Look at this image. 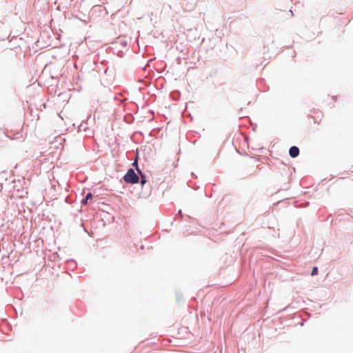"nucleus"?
<instances>
[{
  "label": "nucleus",
  "mask_w": 353,
  "mask_h": 353,
  "mask_svg": "<svg viewBox=\"0 0 353 353\" xmlns=\"http://www.w3.org/2000/svg\"><path fill=\"white\" fill-rule=\"evenodd\" d=\"M289 154L292 158L298 157L299 154V149L296 146H292L289 150Z\"/></svg>",
  "instance_id": "2"
},
{
  "label": "nucleus",
  "mask_w": 353,
  "mask_h": 353,
  "mask_svg": "<svg viewBox=\"0 0 353 353\" xmlns=\"http://www.w3.org/2000/svg\"><path fill=\"white\" fill-rule=\"evenodd\" d=\"M317 274H318V268L317 267H314L312 270L311 275L312 276H314V275H316Z\"/></svg>",
  "instance_id": "3"
},
{
  "label": "nucleus",
  "mask_w": 353,
  "mask_h": 353,
  "mask_svg": "<svg viewBox=\"0 0 353 353\" xmlns=\"http://www.w3.org/2000/svg\"><path fill=\"white\" fill-rule=\"evenodd\" d=\"M146 182V179L144 175L141 174V184L143 185Z\"/></svg>",
  "instance_id": "5"
},
{
  "label": "nucleus",
  "mask_w": 353,
  "mask_h": 353,
  "mask_svg": "<svg viewBox=\"0 0 353 353\" xmlns=\"http://www.w3.org/2000/svg\"><path fill=\"white\" fill-rule=\"evenodd\" d=\"M124 181L129 183H137L139 182V176L135 173L133 169L130 168L128 170L127 173L123 177Z\"/></svg>",
  "instance_id": "1"
},
{
  "label": "nucleus",
  "mask_w": 353,
  "mask_h": 353,
  "mask_svg": "<svg viewBox=\"0 0 353 353\" xmlns=\"http://www.w3.org/2000/svg\"><path fill=\"white\" fill-rule=\"evenodd\" d=\"M92 197V195L91 193H88L85 197V199L83 201V203H86L87 201Z\"/></svg>",
  "instance_id": "4"
}]
</instances>
